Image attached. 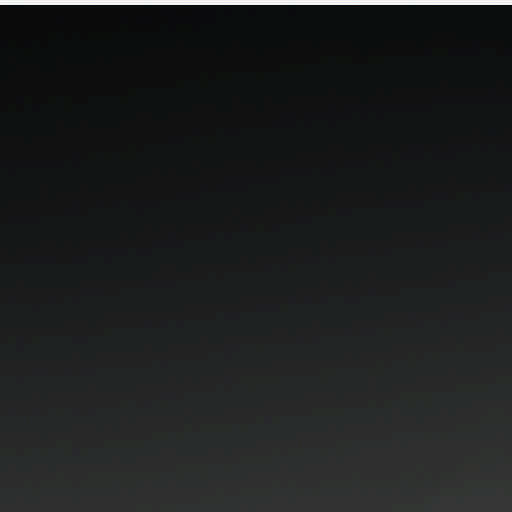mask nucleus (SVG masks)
I'll return each instance as SVG.
<instances>
[{
	"instance_id": "obj_2",
	"label": "nucleus",
	"mask_w": 512,
	"mask_h": 512,
	"mask_svg": "<svg viewBox=\"0 0 512 512\" xmlns=\"http://www.w3.org/2000/svg\"><path fill=\"white\" fill-rule=\"evenodd\" d=\"M375 8L379 11H383L384 10V6H375Z\"/></svg>"
},
{
	"instance_id": "obj_1",
	"label": "nucleus",
	"mask_w": 512,
	"mask_h": 512,
	"mask_svg": "<svg viewBox=\"0 0 512 512\" xmlns=\"http://www.w3.org/2000/svg\"><path fill=\"white\" fill-rule=\"evenodd\" d=\"M234 7L233 6H225V9H226V14L232 10Z\"/></svg>"
}]
</instances>
